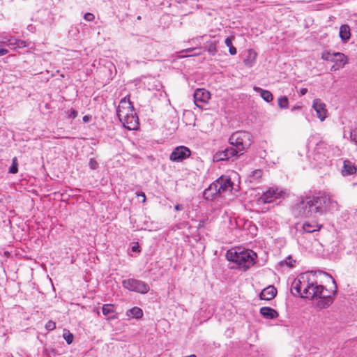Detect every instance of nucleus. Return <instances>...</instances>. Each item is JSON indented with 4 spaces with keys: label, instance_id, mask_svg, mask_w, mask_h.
<instances>
[{
    "label": "nucleus",
    "instance_id": "f257e3e1",
    "mask_svg": "<svg viewBox=\"0 0 357 357\" xmlns=\"http://www.w3.org/2000/svg\"><path fill=\"white\" fill-rule=\"evenodd\" d=\"M340 209L337 201L331 195L319 192L316 195L307 196L295 207L297 215L303 217L316 218L327 212L333 213Z\"/></svg>",
    "mask_w": 357,
    "mask_h": 357
},
{
    "label": "nucleus",
    "instance_id": "f03ea898",
    "mask_svg": "<svg viewBox=\"0 0 357 357\" xmlns=\"http://www.w3.org/2000/svg\"><path fill=\"white\" fill-rule=\"evenodd\" d=\"M320 273L326 274L333 280L334 289L328 290L326 289L324 286L318 284L317 280L314 277L312 282H311L312 285L310 289V294L309 293L308 294V298H317L318 301L316 303L317 307L319 309H325L328 307L333 303L334 297L337 293V286L335 280L333 279L329 274L324 272H320Z\"/></svg>",
    "mask_w": 357,
    "mask_h": 357
},
{
    "label": "nucleus",
    "instance_id": "7ed1b4c3",
    "mask_svg": "<svg viewBox=\"0 0 357 357\" xmlns=\"http://www.w3.org/2000/svg\"><path fill=\"white\" fill-rule=\"evenodd\" d=\"M320 273L326 274L333 280L334 289L328 290L326 289L324 286L318 284L317 280L314 277L312 282H311L312 285L310 289V294L309 293L308 294V298H317L318 301L316 303L317 307L319 309H325L328 307L333 303L334 297L337 293V286L335 280L333 279L329 274L324 272H320Z\"/></svg>",
    "mask_w": 357,
    "mask_h": 357
},
{
    "label": "nucleus",
    "instance_id": "20e7f679",
    "mask_svg": "<svg viewBox=\"0 0 357 357\" xmlns=\"http://www.w3.org/2000/svg\"><path fill=\"white\" fill-rule=\"evenodd\" d=\"M228 261L235 263L236 268L247 271L256 263L257 254L252 250L238 248L229 250L226 254Z\"/></svg>",
    "mask_w": 357,
    "mask_h": 357
},
{
    "label": "nucleus",
    "instance_id": "39448f33",
    "mask_svg": "<svg viewBox=\"0 0 357 357\" xmlns=\"http://www.w3.org/2000/svg\"><path fill=\"white\" fill-rule=\"evenodd\" d=\"M252 135L245 131H238L233 133L229 138V143L236 149V151L243 155V152L252 144Z\"/></svg>",
    "mask_w": 357,
    "mask_h": 357
},
{
    "label": "nucleus",
    "instance_id": "423d86ee",
    "mask_svg": "<svg viewBox=\"0 0 357 357\" xmlns=\"http://www.w3.org/2000/svg\"><path fill=\"white\" fill-rule=\"evenodd\" d=\"M314 275L310 273L301 274L297 279H295L291 284V289L295 290L301 298H308L310 294V289Z\"/></svg>",
    "mask_w": 357,
    "mask_h": 357
},
{
    "label": "nucleus",
    "instance_id": "0eeeda50",
    "mask_svg": "<svg viewBox=\"0 0 357 357\" xmlns=\"http://www.w3.org/2000/svg\"><path fill=\"white\" fill-rule=\"evenodd\" d=\"M321 59L323 60L333 62L331 66V71H337L342 68L348 63L347 56L342 52H333L324 51L321 53Z\"/></svg>",
    "mask_w": 357,
    "mask_h": 357
},
{
    "label": "nucleus",
    "instance_id": "6e6552de",
    "mask_svg": "<svg viewBox=\"0 0 357 357\" xmlns=\"http://www.w3.org/2000/svg\"><path fill=\"white\" fill-rule=\"evenodd\" d=\"M122 284L123 287L129 291L140 294H146L150 289L149 285L147 283L134 278L124 280Z\"/></svg>",
    "mask_w": 357,
    "mask_h": 357
},
{
    "label": "nucleus",
    "instance_id": "1a4fd4ad",
    "mask_svg": "<svg viewBox=\"0 0 357 357\" xmlns=\"http://www.w3.org/2000/svg\"><path fill=\"white\" fill-rule=\"evenodd\" d=\"M132 112H134L133 105L130 100V96H126L121 100L116 108V114L119 120H125V118Z\"/></svg>",
    "mask_w": 357,
    "mask_h": 357
},
{
    "label": "nucleus",
    "instance_id": "9d476101",
    "mask_svg": "<svg viewBox=\"0 0 357 357\" xmlns=\"http://www.w3.org/2000/svg\"><path fill=\"white\" fill-rule=\"evenodd\" d=\"M240 153L232 146L227 147L224 150L216 152L213 155V160L215 162L228 160L234 157L240 156Z\"/></svg>",
    "mask_w": 357,
    "mask_h": 357
},
{
    "label": "nucleus",
    "instance_id": "9b49d317",
    "mask_svg": "<svg viewBox=\"0 0 357 357\" xmlns=\"http://www.w3.org/2000/svg\"><path fill=\"white\" fill-rule=\"evenodd\" d=\"M190 155L191 151L188 148L184 146H179L173 150L169 156V159L173 162H178L189 158Z\"/></svg>",
    "mask_w": 357,
    "mask_h": 357
},
{
    "label": "nucleus",
    "instance_id": "f8f14e48",
    "mask_svg": "<svg viewBox=\"0 0 357 357\" xmlns=\"http://www.w3.org/2000/svg\"><path fill=\"white\" fill-rule=\"evenodd\" d=\"M328 151L329 147L325 142L319 141L317 142L313 151L314 159L321 163L322 161H325Z\"/></svg>",
    "mask_w": 357,
    "mask_h": 357
},
{
    "label": "nucleus",
    "instance_id": "ddd939ff",
    "mask_svg": "<svg viewBox=\"0 0 357 357\" xmlns=\"http://www.w3.org/2000/svg\"><path fill=\"white\" fill-rule=\"evenodd\" d=\"M215 188H217L218 193L222 194L226 192H231L233 189L234 183L228 176H222L213 182Z\"/></svg>",
    "mask_w": 357,
    "mask_h": 357
},
{
    "label": "nucleus",
    "instance_id": "4468645a",
    "mask_svg": "<svg viewBox=\"0 0 357 357\" xmlns=\"http://www.w3.org/2000/svg\"><path fill=\"white\" fill-rule=\"evenodd\" d=\"M283 192L276 187L269 188L260 197L264 203H271L282 197Z\"/></svg>",
    "mask_w": 357,
    "mask_h": 357
},
{
    "label": "nucleus",
    "instance_id": "2eb2a0df",
    "mask_svg": "<svg viewBox=\"0 0 357 357\" xmlns=\"http://www.w3.org/2000/svg\"><path fill=\"white\" fill-rule=\"evenodd\" d=\"M193 97L195 105L202 108V105L206 103L210 99L211 94L208 91L204 89H197L195 90Z\"/></svg>",
    "mask_w": 357,
    "mask_h": 357
},
{
    "label": "nucleus",
    "instance_id": "dca6fc26",
    "mask_svg": "<svg viewBox=\"0 0 357 357\" xmlns=\"http://www.w3.org/2000/svg\"><path fill=\"white\" fill-rule=\"evenodd\" d=\"M120 121L123 124L125 128L130 130H137L139 126V119L134 112H132L131 114H128V116L125 118V120H120Z\"/></svg>",
    "mask_w": 357,
    "mask_h": 357
},
{
    "label": "nucleus",
    "instance_id": "f3484780",
    "mask_svg": "<svg viewBox=\"0 0 357 357\" xmlns=\"http://www.w3.org/2000/svg\"><path fill=\"white\" fill-rule=\"evenodd\" d=\"M312 107L317 112V117L321 121H324L326 117L327 113L326 105L320 99H315L313 101Z\"/></svg>",
    "mask_w": 357,
    "mask_h": 357
},
{
    "label": "nucleus",
    "instance_id": "a211bd4d",
    "mask_svg": "<svg viewBox=\"0 0 357 357\" xmlns=\"http://www.w3.org/2000/svg\"><path fill=\"white\" fill-rule=\"evenodd\" d=\"M277 295V289L272 285L264 288L259 294L261 300L271 301Z\"/></svg>",
    "mask_w": 357,
    "mask_h": 357
},
{
    "label": "nucleus",
    "instance_id": "6ab92c4d",
    "mask_svg": "<svg viewBox=\"0 0 357 357\" xmlns=\"http://www.w3.org/2000/svg\"><path fill=\"white\" fill-rule=\"evenodd\" d=\"M260 314L262 315V317L267 319H273L278 317V312L270 307H262L260 308L259 310Z\"/></svg>",
    "mask_w": 357,
    "mask_h": 357
},
{
    "label": "nucleus",
    "instance_id": "aec40b11",
    "mask_svg": "<svg viewBox=\"0 0 357 357\" xmlns=\"http://www.w3.org/2000/svg\"><path fill=\"white\" fill-rule=\"evenodd\" d=\"M356 165L350 160H346L344 161L343 169L342 173L343 176L353 175L356 172Z\"/></svg>",
    "mask_w": 357,
    "mask_h": 357
},
{
    "label": "nucleus",
    "instance_id": "412c9836",
    "mask_svg": "<svg viewBox=\"0 0 357 357\" xmlns=\"http://www.w3.org/2000/svg\"><path fill=\"white\" fill-rule=\"evenodd\" d=\"M215 185L212 183L208 188L205 189L203 192V196L204 199L208 200H212L215 198V196L218 193V191L216 188H215Z\"/></svg>",
    "mask_w": 357,
    "mask_h": 357
},
{
    "label": "nucleus",
    "instance_id": "4be33fe9",
    "mask_svg": "<svg viewBox=\"0 0 357 357\" xmlns=\"http://www.w3.org/2000/svg\"><path fill=\"white\" fill-rule=\"evenodd\" d=\"M254 91L260 94V96L267 102L273 100V96L271 91L263 89L258 86H254Z\"/></svg>",
    "mask_w": 357,
    "mask_h": 357
},
{
    "label": "nucleus",
    "instance_id": "5701e85b",
    "mask_svg": "<svg viewBox=\"0 0 357 357\" xmlns=\"http://www.w3.org/2000/svg\"><path fill=\"white\" fill-rule=\"evenodd\" d=\"M339 35L342 41H348L351 36L349 26L347 24L342 25L340 28Z\"/></svg>",
    "mask_w": 357,
    "mask_h": 357
},
{
    "label": "nucleus",
    "instance_id": "b1692460",
    "mask_svg": "<svg viewBox=\"0 0 357 357\" xmlns=\"http://www.w3.org/2000/svg\"><path fill=\"white\" fill-rule=\"evenodd\" d=\"M321 228V226H319L317 222H305L303 224V229L305 232L307 233H312L315 231L319 230Z\"/></svg>",
    "mask_w": 357,
    "mask_h": 357
},
{
    "label": "nucleus",
    "instance_id": "393cba45",
    "mask_svg": "<svg viewBox=\"0 0 357 357\" xmlns=\"http://www.w3.org/2000/svg\"><path fill=\"white\" fill-rule=\"evenodd\" d=\"M102 314L105 316H109L107 317V319H116V316H114V315L109 316L110 314H114V305H112V304H104L102 305Z\"/></svg>",
    "mask_w": 357,
    "mask_h": 357
},
{
    "label": "nucleus",
    "instance_id": "a878e982",
    "mask_svg": "<svg viewBox=\"0 0 357 357\" xmlns=\"http://www.w3.org/2000/svg\"><path fill=\"white\" fill-rule=\"evenodd\" d=\"M263 174L262 170L261 169H255L253 170L248 178L250 183H257L261 178Z\"/></svg>",
    "mask_w": 357,
    "mask_h": 357
},
{
    "label": "nucleus",
    "instance_id": "bb28decb",
    "mask_svg": "<svg viewBox=\"0 0 357 357\" xmlns=\"http://www.w3.org/2000/svg\"><path fill=\"white\" fill-rule=\"evenodd\" d=\"M127 315L133 318L139 319L143 316V311L138 307H134L128 311Z\"/></svg>",
    "mask_w": 357,
    "mask_h": 357
},
{
    "label": "nucleus",
    "instance_id": "cd10ccee",
    "mask_svg": "<svg viewBox=\"0 0 357 357\" xmlns=\"http://www.w3.org/2000/svg\"><path fill=\"white\" fill-rule=\"evenodd\" d=\"M225 43L229 47L230 54L235 55L237 51L236 47L232 45V38L229 37L227 38L225 40Z\"/></svg>",
    "mask_w": 357,
    "mask_h": 357
},
{
    "label": "nucleus",
    "instance_id": "c85d7f7f",
    "mask_svg": "<svg viewBox=\"0 0 357 357\" xmlns=\"http://www.w3.org/2000/svg\"><path fill=\"white\" fill-rule=\"evenodd\" d=\"M18 172V161L17 157H14L12 159V165L9 167L8 173L10 174H16Z\"/></svg>",
    "mask_w": 357,
    "mask_h": 357
},
{
    "label": "nucleus",
    "instance_id": "c756f323",
    "mask_svg": "<svg viewBox=\"0 0 357 357\" xmlns=\"http://www.w3.org/2000/svg\"><path fill=\"white\" fill-rule=\"evenodd\" d=\"M289 100L287 96H282L278 98V106L281 109H287L288 107Z\"/></svg>",
    "mask_w": 357,
    "mask_h": 357
},
{
    "label": "nucleus",
    "instance_id": "7c9ffc66",
    "mask_svg": "<svg viewBox=\"0 0 357 357\" xmlns=\"http://www.w3.org/2000/svg\"><path fill=\"white\" fill-rule=\"evenodd\" d=\"M3 44L7 45L12 50L17 49V45L15 43V38H10L8 40V41H3Z\"/></svg>",
    "mask_w": 357,
    "mask_h": 357
},
{
    "label": "nucleus",
    "instance_id": "2f4dec72",
    "mask_svg": "<svg viewBox=\"0 0 357 357\" xmlns=\"http://www.w3.org/2000/svg\"><path fill=\"white\" fill-rule=\"evenodd\" d=\"M63 336V338L66 340V342L68 344H71L73 342V335L69 331H68L67 333H64Z\"/></svg>",
    "mask_w": 357,
    "mask_h": 357
},
{
    "label": "nucleus",
    "instance_id": "473e14b6",
    "mask_svg": "<svg viewBox=\"0 0 357 357\" xmlns=\"http://www.w3.org/2000/svg\"><path fill=\"white\" fill-rule=\"evenodd\" d=\"M78 112L73 108L67 112V116L69 119H74L77 117Z\"/></svg>",
    "mask_w": 357,
    "mask_h": 357
},
{
    "label": "nucleus",
    "instance_id": "72a5a7b5",
    "mask_svg": "<svg viewBox=\"0 0 357 357\" xmlns=\"http://www.w3.org/2000/svg\"><path fill=\"white\" fill-rule=\"evenodd\" d=\"M89 166L91 169L95 170L98 167V163L94 158H91L89 162Z\"/></svg>",
    "mask_w": 357,
    "mask_h": 357
},
{
    "label": "nucleus",
    "instance_id": "f704fd0d",
    "mask_svg": "<svg viewBox=\"0 0 357 357\" xmlns=\"http://www.w3.org/2000/svg\"><path fill=\"white\" fill-rule=\"evenodd\" d=\"M56 328V324L54 321H49L46 324H45V328L46 330L47 331H52L54 330V328Z\"/></svg>",
    "mask_w": 357,
    "mask_h": 357
},
{
    "label": "nucleus",
    "instance_id": "c9c22d12",
    "mask_svg": "<svg viewBox=\"0 0 357 357\" xmlns=\"http://www.w3.org/2000/svg\"><path fill=\"white\" fill-rule=\"evenodd\" d=\"M84 19L86 20V21H88V22H92L95 19V16L93 14L91 13H86L84 15Z\"/></svg>",
    "mask_w": 357,
    "mask_h": 357
},
{
    "label": "nucleus",
    "instance_id": "e433bc0d",
    "mask_svg": "<svg viewBox=\"0 0 357 357\" xmlns=\"http://www.w3.org/2000/svg\"><path fill=\"white\" fill-rule=\"evenodd\" d=\"M15 43L17 45V48H22L26 46V42L22 40L15 39Z\"/></svg>",
    "mask_w": 357,
    "mask_h": 357
},
{
    "label": "nucleus",
    "instance_id": "4c0bfd02",
    "mask_svg": "<svg viewBox=\"0 0 357 357\" xmlns=\"http://www.w3.org/2000/svg\"><path fill=\"white\" fill-rule=\"evenodd\" d=\"M351 138L353 141L357 143V128L354 129L351 132Z\"/></svg>",
    "mask_w": 357,
    "mask_h": 357
},
{
    "label": "nucleus",
    "instance_id": "58836bf2",
    "mask_svg": "<svg viewBox=\"0 0 357 357\" xmlns=\"http://www.w3.org/2000/svg\"><path fill=\"white\" fill-rule=\"evenodd\" d=\"M282 263H285L288 266L292 267V259L291 257H287Z\"/></svg>",
    "mask_w": 357,
    "mask_h": 357
},
{
    "label": "nucleus",
    "instance_id": "ea45409f",
    "mask_svg": "<svg viewBox=\"0 0 357 357\" xmlns=\"http://www.w3.org/2000/svg\"><path fill=\"white\" fill-rule=\"evenodd\" d=\"M8 53V50L7 49H5V48H1L0 49V56L6 55Z\"/></svg>",
    "mask_w": 357,
    "mask_h": 357
},
{
    "label": "nucleus",
    "instance_id": "a19ab883",
    "mask_svg": "<svg viewBox=\"0 0 357 357\" xmlns=\"http://www.w3.org/2000/svg\"><path fill=\"white\" fill-rule=\"evenodd\" d=\"M137 195L138 197H143V201H142V202H145V201H146V195H145V194H144L143 192H137Z\"/></svg>",
    "mask_w": 357,
    "mask_h": 357
},
{
    "label": "nucleus",
    "instance_id": "79ce46f5",
    "mask_svg": "<svg viewBox=\"0 0 357 357\" xmlns=\"http://www.w3.org/2000/svg\"><path fill=\"white\" fill-rule=\"evenodd\" d=\"M132 251L133 252H139V246L138 244H136L132 247Z\"/></svg>",
    "mask_w": 357,
    "mask_h": 357
},
{
    "label": "nucleus",
    "instance_id": "37998d69",
    "mask_svg": "<svg viewBox=\"0 0 357 357\" xmlns=\"http://www.w3.org/2000/svg\"><path fill=\"white\" fill-rule=\"evenodd\" d=\"M174 208L175 210L176 211H181L183 209V207L181 204H176L175 206H174Z\"/></svg>",
    "mask_w": 357,
    "mask_h": 357
},
{
    "label": "nucleus",
    "instance_id": "c03bdc74",
    "mask_svg": "<svg viewBox=\"0 0 357 357\" xmlns=\"http://www.w3.org/2000/svg\"><path fill=\"white\" fill-rule=\"evenodd\" d=\"M307 89H305V88H303V89H301L300 90V94H301V96H304V95H305V94L307 93Z\"/></svg>",
    "mask_w": 357,
    "mask_h": 357
},
{
    "label": "nucleus",
    "instance_id": "a18cd8bd",
    "mask_svg": "<svg viewBox=\"0 0 357 357\" xmlns=\"http://www.w3.org/2000/svg\"><path fill=\"white\" fill-rule=\"evenodd\" d=\"M195 50V48H188L183 50L181 52H191Z\"/></svg>",
    "mask_w": 357,
    "mask_h": 357
},
{
    "label": "nucleus",
    "instance_id": "49530a36",
    "mask_svg": "<svg viewBox=\"0 0 357 357\" xmlns=\"http://www.w3.org/2000/svg\"><path fill=\"white\" fill-rule=\"evenodd\" d=\"M83 120H84V122H87V121H88V120H89L88 116H84L83 117Z\"/></svg>",
    "mask_w": 357,
    "mask_h": 357
},
{
    "label": "nucleus",
    "instance_id": "de8ad7c7",
    "mask_svg": "<svg viewBox=\"0 0 357 357\" xmlns=\"http://www.w3.org/2000/svg\"><path fill=\"white\" fill-rule=\"evenodd\" d=\"M244 63H245V65H247V66H248V65L249 64V63H250V62H249V61H248V60H245V61H244Z\"/></svg>",
    "mask_w": 357,
    "mask_h": 357
},
{
    "label": "nucleus",
    "instance_id": "09e8293b",
    "mask_svg": "<svg viewBox=\"0 0 357 357\" xmlns=\"http://www.w3.org/2000/svg\"><path fill=\"white\" fill-rule=\"evenodd\" d=\"M144 40H146V38H142L139 40L143 42V41H144Z\"/></svg>",
    "mask_w": 357,
    "mask_h": 357
},
{
    "label": "nucleus",
    "instance_id": "8fccbe9b",
    "mask_svg": "<svg viewBox=\"0 0 357 357\" xmlns=\"http://www.w3.org/2000/svg\"><path fill=\"white\" fill-rule=\"evenodd\" d=\"M300 109V107H299V106H298V107H296V106H295V107H294L292 108V110H294V109Z\"/></svg>",
    "mask_w": 357,
    "mask_h": 357
},
{
    "label": "nucleus",
    "instance_id": "3c124183",
    "mask_svg": "<svg viewBox=\"0 0 357 357\" xmlns=\"http://www.w3.org/2000/svg\"><path fill=\"white\" fill-rule=\"evenodd\" d=\"M311 144H312V139H310V140H309V142H308V145H309V146L311 145Z\"/></svg>",
    "mask_w": 357,
    "mask_h": 357
}]
</instances>
